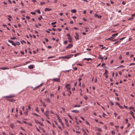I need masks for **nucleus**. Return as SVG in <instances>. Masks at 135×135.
<instances>
[{"label":"nucleus","instance_id":"nucleus-41","mask_svg":"<svg viewBox=\"0 0 135 135\" xmlns=\"http://www.w3.org/2000/svg\"><path fill=\"white\" fill-rule=\"evenodd\" d=\"M77 65H79L80 66H82V65L81 64H80V63H78L77 64Z\"/></svg>","mask_w":135,"mask_h":135},{"label":"nucleus","instance_id":"nucleus-25","mask_svg":"<svg viewBox=\"0 0 135 135\" xmlns=\"http://www.w3.org/2000/svg\"><path fill=\"white\" fill-rule=\"evenodd\" d=\"M45 100L47 102H48L49 103H50L51 102L50 101V100L49 98H47L45 99Z\"/></svg>","mask_w":135,"mask_h":135},{"label":"nucleus","instance_id":"nucleus-37","mask_svg":"<svg viewBox=\"0 0 135 135\" xmlns=\"http://www.w3.org/2000/svg\"><path fill=\"white\" fill-rule=\"evenodd\" d=\"M31 13L32 15H34L36 14V13L35 12H31Z\"/></svg>","mask_w":135,"mask_h":135},{"label":"nucleus","instance_id":"nucleus-15","mask_svg":"<svg viewBox=\"0 0 135 135\" xmlns=\"http://www.w3.org/2000/svg\"><path fill=\"white\" fill-rule=\"evenodd\" d=\"M83 131L84 132V135H88L87 133L86 132V131L84 129H83Z\"/></svg>","mask_w":135,"mask_h":135},{"label":"nucleus","instance_id":"nucleus-19","mask_svg":"<svg viewBox=\"0 0 135 135\" xmlns=\"http://www.w3.org/2000/svg\"><path fill=\"white\" fill-rule=\"evenodd\" d=\"M7 16H8V20H9V21H11V20H10V18H12L11 16L10 15H7Z\"/></svg>","mask_w":135,"mask_h":135},{"label":"nucleus","instance_id":"nucleus-18","mask_svg":"<svg viewBox=\"0 0 135 135\" xmlns=\"http://www.w3.org/2000/svg\"><path fill=\"white\" fill-rule=\"evenodd\" d=\"M81 54L80 53H78L77 54H74V56L75 57H76V56L79 55Z\"/></svg>","mask_w":135,"mask_h":135},{"label":"nucleus","instance_id":"nucleus-5","mask_svg":"<svg viewBox=\"0 0 135 135\" xmlns=\"http://www.w3.org/2000/svg\"><path fill=\"white\" fill-rule=\"evenodd\" d=\"M53 81H56L58 82H60V80L59 78H54L53 79Z\"/></svg>","mask_w":135,"mask_h":135},{"label":"nucleus","instance_id":"nucleus-34","mask_svg":"<svg viewBox=\"0 0 135 135\" xmlns=\"http://www.w3.org/2000/svg\"><path fill=\"white\" fill-rule=\"evenodd\" d=\"M16 45H20V43L19 42H17L16 43Z\"/></svg>","mask_w":135,"mask_h":135},{"label":"nucleus","instance_id":"nucleus-22","mask_svg":"<svg viewBox=\"0 0 135 135\" xmlns=\"http://www.w3.org/2000/svg\"><path fill=\"white\" fill-rule=\"evenodd\" d=\"M71 55H69L67 56H66V58L67 59H69L71 57Z\"/></svg>","mask_w":135,"mask_h":135},{"label":"nucleus","instance_id":"nucleus-26","mask_svg":"<svg viewBox=\"0 0 135 135\" xmlns=\"http://www.w3.org/2000/svg\"><path fill=\"white\" fill-rule=\"evenodd\" d=\"M36 12H38V13L39 14H40L41 13V12L39 9L37 10L36 11Z\"/></svg>","mask_w":135,"mask_h":135},{"label":"nucleus","instance_id":"nucleus-29","mask_svg":"<svg viewBox=\"0 0 135 135\" xmlns=\"http://www.w3.org/2000/svg\"><path fill=\"white\" fill-rule=\"evenodd\" d=\"M58 121L60 123L62 122L61 119L59 118H58Z\"/></svg>","mask_w":135,"mask_h":135},{"label":"nucleus","instance_id":"nucleus-30","mask_svg":"<svg viewBox=\"0 0 135 135\" xmlns=\"http://www.w3.org/2000/svg\"><path fill=\"white\" fill-rule=\"evenodd\" d=\"M118 33H116L114 34H113L112 35V36L113 37L115 36H116L117 35H118Z\"/></svg>","mask_w":135,"mask_h":135},{"label":"nucleus","instance_id":"nucleus-35","mask_svg":"<svg viewBox=\"0 0 135 135\" xmlns=\"http://www.w3.org/2000/svg\"><path fill=\"white\" fill-rule=\"evenodd\" d=\"M97 130L99 132H101L102 131V129L100 128H98Z\"/></svg>","mask_w":135,"mask_h":135},{"label":"nucleus","instance_id":"nucleus-62","mask_svg":"<svg viewBox=\"0 0 135 135\" xmlns=\"http://www.w3.org/2000/svg\"><path fill=\"white\" fill-rule=\"evenodd\" d=\"M20 12L21 13H25V11H20Z\"/></svg>","mask_w":135,"mask_h":135},{"label":"nucleus","instance_id":"nucleus-27","mask_svg":"<svg viewBox=\"0 0 135 135\" xmlns=\"http://www.w3.org/2000/svg\"><path fill=\"white\" fill-rule=\"evenodd\" d=\"M35 110H36V112H37L38 113L39 112V110L38 108V107H36V108Z\"/></svg>","mask_w":135,"mask_h":135},{"label":"nucleus","instance_id":"nucleus-24","mask_svg":"<svg viewBox=\"0 0 135 135\" xmlns=\"http://www.w3.org/2000/svg\"><path fill=\"white\" fill-rule=\"evenodd\" d=\"M35 122L37 124H39L40 123V122L37 120H35Z\"/></svg>","mask_w":135,"mask_h":135},{"label":"nucleus","instance_id":"nucleus-49","mask_svg":"<svg viewBox=\"0 0 135 135\" xmlns=\"http://www.w3.org/2000/svg\"><path fill=\"white\" fill-rule=\"evenodd\" d=\"M58 127L61 130H62V128L61 127H60L59 126H58Z\"/></svg>","mask_w":135,"mask_h":135},{"label":"nucleus","instance_id":"nucleus-17","mask_svg":"<svg viewBox=\"0 0 135 135\" xmlns=\"http://www.w3.org/2000/svg\"><path fill=\"white\" fill-rule=\"evenodd\" d=\"M76 11L75 9H72L71 11V12L73 13H75Z\"/></svg>","mask_w":135,"mask_h":135},{"label":"nucleus","instance_id":"nucleus-64","mask_svg":"<svg viewBox=\"0 0 135 135\" xmlns=\"http://www.w3.org/2000/svg\"><path fill=\"white\" fill-rule=\"evenodd\" d=\"M80 118H81L83 120H85V119L83 117H80Z\"/></svg>","mask_w":135,"mask_h":135},{"label":"nucleus","instance_id":"nucleus-3","mask_svg":"<svg viewBox=\"0 0 135 135\" xmlns=\"http://www.w3.org/2000/svg\"><path fill=\"white\" fill-rule=\"evenodd\" d=\"M73 45L72 44H69L68 46L66 47V49H70L72 47Z\"/></svg>","mask_w":135,"mask_h":135},{"label":"nucleus","instance_id":"nucleus-39","mask_svg":"<svg viewBox=\"0 0 135 135\" xmlns=\"http://www.w3.org/2000/svg\"><path fill=\"white\" fill-rule=\"evenodd\" d=\"M111 133H112V134H114L115 133V132L114 131H111Z\"/></svg>","mask_w":135,"mask_h":135},{"label":"nucleus","instance_id":"nucleus-58","mask_svg":"<svg viewBox=\"0 0 135 135\" xmlns=\"http://www.w3.org/2000/svg\"><path fill=\"white\" fill-rule=\"evenodd\" d=\"M122 57L121 56V55H120L119 57V59H120V60H121L122 59Z\"/></svg>","mask_w":135,"mask_h":135},{"label":"nucleus","instance_id":"nucleus-13","mask_svg":"<svg viewBox=\"0 0 135 135\" xmlns=\"http://www.w3.org/2000/svg\"><path fill=\"white\" fill-rule=\"evenodd\" d=\"M99 58L101 59H102V61H103V56H102L101 55H99Z\"/></svg>","mask_w":135,"mask_h":135},{"label":"nucleus","instance_id":"nucleus-11","mask_svg":"<svg viewBox=\"0 0 135 135\" xmlns=\"http://www.w3.org/2000/svg\"><path fill=\"white\" fill-rule=\"evenodd\" d=\"M9 68L6 67H2L0 68V69L5 70L7 69H9Z\"/></svg>","mask_w":135,"mask_h":135},{"label":"nucleus","instance_id":"nucleus-10","mask_svg":"<svg viewBox=\"0 0 135 135\" xmlns=\"http://www.w3.org/2000/svg\"><path fill=\"white\" fill-rule=\"evenodd\" d=\"M51 10H52L51 9H50V8H46L45 9V11H50Z\"/></svg>","mask_w":135,"mask_h":135},{"label":"nucleus","instance_id":"nucleus-36","mask_svg":"<svg viewBox=\"0 0 135 135\" xmlns=\"http://www.w3.org/2000/svg\"><path fill=\"white\" fill-rule=\"evenodd\" d=\"M135 65V63H131L129 64V66H132V65Z\"/></svg>","mask_w":135,"mask_h":135},{"label":"nucleus","instance_id":"nucleus-60","mask_svg":"<svg viewBox=\"0 0 135 135\" xmlns=\"http://www.w3.org/2000/svg\"><path fill=\"white\" fill-rule=\"evenodd\" d=\"M43 104V105L44 107H45L46 106V105L44 103H42Z\"/></svg>","mask_w":135,"mask_h":135},{"label":"nucleus","instance_id":"nucleus-43","mask_svg":"<svg viewBox=\"0 0 135 135\" xmlns=\"http://www.w3.org/2000/svg\"><path fill=\"white\" fill-rule=\"evenodd\" d=\"M61 57L63 59H67L66 56H62Z\"/></svg>","mask_w":135,"mask_h":135},{"label":"nucleus","instance_id":"nucleus-47","mask_svg":"<svg viewBox=\"0 0 135 135\" xmlns=\"http://www.w3.org/2000/svg\"><path fill=\"white\" fill-rule=\"evenodd\" d=\"M119 107L122 109H123L124 108V107L122 106L119 105Z\"/></svg>","mask_w":135,"mask_h":135},{"label":"nucleus","instance_id":"nucleus-38","mask_svg":"<svg viewBox=\"0 0 135 135\" xmlns=\"http://www.w3.org/2000/svg\"><path fill=\"white\" fill-rule=\"evenodd\" d=\"M66 36H68V37H71L70 35V34L69 33H68L67 35H66Z\"/></svg>","mask_w":135,"mask_h":135},{"label":"nucleus","instance_id":"nucleus-20","mask_svg":"<svg viewBox=\"0 0 135 135\" xmlns=\"http://www.w3.org/2000/svg\"><path fill=\"white\" fill-rule=\"evenodd\" d=\"M130 114H131L132 115V116L133 117V118H134V113L132 111L130 112Z\"/></svg>","mask_w":135,"mask_h":135},{"label":"nucleus","instance_id":"nucleus-59","mask_svg":"<svg viewBox=\"0 0 135 135\" xmlns=\"http://www.w3.org/2000/svg\"><path fill=\"white\" fill-rule=\"evenodd\" d=\"M82 87L83 88H84L85 87V85H84V84H82Z\"/></svg>","mask_w":135,"mask_h":135},{"label":"nucleus","instance_id":"nucleus-32","mask_svg":"<svg viewBox=\"0 0 135 135\" xmlns=\"http://www.w3.org/2000/svg\"><path fill=\"white\" fill-rule=\"evenodd\" d=\"M68 117L70 118L71 119V120L73 119V118L69 114L68 115Z\"/></svg>","mask_w":135,"mask_h":135},{"label":"nucleus","instance_id":"nucleus-8","mask_svg":"<svg viewBox=\"0 0 135 135\" xmlns=\"http://www.w3.org/2000/svg\"><path fill=\"white\" fill-rule=\"evenodd\" d=\"M44 114L46 116V117L48 119H49L50 118L49 117V114H48V113H47V112H44Z\"/></svg>","mask_w":135,"mask_h":135},{"label":"nucleus","instance_id":"nucleus-57","mask_svg":"<svg viewBox=\"0 0 135 135\" xmlns=\"http://www.w3.org/2000/svg\"><path fill=\"white\" fill-rule=\"evenodd\" d=\"M41 18H42V16H40V18H38V19L40 20H41Z\"/></svg>","mask_w":135,"mask_h":135},{"label":"nucleus","instance_id":"nucleus-4","mask_svg":"<svg viewBox=\"0 0 135 135\" xmlns=\"http://www.w3.org/2000/svg\"><path fill=\"white\" fill-rule=\"evenodd\" d=\"M68 38L69 40V42L72 43L73 42L72 41V38L71 37H68Z\"/></svg>","mask_w":135,"mask_h":135},{"label":"nucleus","instance_id":"nucleus-44","mask_svg":"<svg viewBox=\"0 0 135 135\" xmlns=\"http://www.w3.org/2000/svg\"><path fill=\"white\" fill-rule=\"evenodd\" d=\"M56 23V22H52L51 23V25H54V24H55Z\"/></svg>","mask_w":135,"mask_h":135},{"label":"nucleus","instance_id":"nucleus-28","mask_svg":"<svg viewBox=\"0 0 135 135\" xmlns=\"http://www.w3.org/2000/svg\"><path fill=\"white\" fill-rule=\"evenodd\" d=\"M55 57V56H50L48 57V59H50L51 58H53Z\"/></svg>","mask_w":135,"mask_h":135},{"label":"nucleus","instance_id":"nucleus-45","mask_svg":"<svg viewBox=\"0 0 135 135\" xmlns=\"http://www.w3.org/2000/svg\"><path fill=\"white\" fill-rule=\"evenodd\" d=\"M125 120H126V123H128V119H125Z\"/></svg>","mask_w":135,"mask_h":135},{"label":"nucleus","instance_id":"nucleus-51","mask_svg":"<svg viewBox=\"0 0 135 135\" xmlns=\"http://www.w3.org/2000/svg\"><path fill=\"white\" fill-rule=\"evenodd\" d=\"M68 43V41H65L64 42V44H66Z\"/></svg>","mask_w":135,"mask_h":135},{"label":"nucleus","instance_id":"nucleus-54","mask_svg":"<svg viewBox=\"0 0 135 135\" xmlns=\"http://www.w3.org/2000/svg\"><path fill=\"white\" fill-rule=\"evenodd\" d=\"M86 131V132H87V133H89V131L87 129H86V131Z\"/></svg>","mask_w":135,"mask_h":135},{"label":"nucleus","instance_id":"nucleus-16","mask_svg":"<svg viewBox=\"0 0 135 135\" xmlns=\"http://www.w3.org/2000/svg\"><path fill=\"white\" fill-rule=\"evenodd\" d=\"M14 99H7V100L10 102H12L14 101Z\"/></svg>","mask_w":135,"mask_h":135},{"label":"nucleus","instance_id":"nucleus-52","mask_svg":"<svg viewBox=\"0 0 135 135\" xmlns=\"http://www.w3.org/2000/svg\"><path fill=\"white\" fill-rule=\"evenodd\" d=\"M45 41L47 42H48L49 41V40H48V39L46 38H45Z\"/></svg>","mask_w":135,"mask_h":135},{"label":"nucleus","instance_id":"nucleus-7","mask_svg":"<svg viewBox=\"0 0 135 135\" xmlns=\"http://www.w3.org/2000/svg\"><path fill=\"white\" fill-rule=\"evenodd\" d=\"M65 88L67 89H70V84H67L65 86Z\"/></svg>","mask_w":135,"mask_h":135},{"label":"nucleus","instance_id":"nucleus-46","mask_svg":"<svg viewBox=\"0 0 135 135\" xmlns=\"http://www.w3.org/2000/svg\"><path fill=\"white\" fill-rule=\"evenodd\" d=\"M31 88H32V89H33L34 90H36V87H35V88H34L32 87H31Z\"/></svg>","mask_w":135,"mask_h":135},{"label":"nucleus","instance_id":"nucleus-61","mask_svg":"<svg viewBox=\"0 0 135 135\" xmlns=\"http://www.w3.org/2000/svg\"><path fill=\"white\" fill-rule=\"evenodd\" d=\"M42 84H40V85H39L38 86H36V87L37 88H38Z\"/></svg>","mask_w":135,"mask_h":135},{"label":"nucleus","instance_id":"nucleus-55","mask_svg":"<svg viewBox=\"0 0 135 135\" xmlns=\"http://www.w3.org/2000/svg\"><path fill=\"white\" fill-rule=\"evenodd\" d=\"M54 95L53 94H50V97H53Z\"/></svg>","mask_w":135,"mask_h":135},{"label":"nucleus","instance_id":"nucleus-42","mask_svg":"<svg viewBox=\"0 0 135 135\" xmlns=\"http://www.w3.org/2000/svg\"><path fill=\"white\" fill-rule=\"evenodd\" d=\"M118 41H117V42H115L113 44L114 45H115L117 44L118 45Z\"/></svg>","mask_w":135,"mask_h":135},{"label":"nucleus","instance_id":"nucleus-50","mask_svg":"<svg viewBox=\"0 0 135 135\" xmlns=\"http://www.w3.org/2000/svg\"><path fill=\"white\" fill-rule=\"evenodd\" d=\"M125 38V37H123L119 39L120 40H122L123 39H124Z\"/></svg>","mask_w":135,"mask_h":135},{"label":"nucleus","instance_id":"nucleus-40","mask_svg":"<svg viewBox=\"0 0 135 135\" xmlns=\"http://www.w3.org/2000/svg\"><path fill=\"white\" fill-rule=\"evenodd\" d=\"M40 125L41 126H44V125L42 123H41L40 122V123H39Z\"/></svg>","mask_w":135,"mask_h":135},{"label":"nucleus","instance_id":"nucleus-23","mask_svg":"<svg viewBox=\"0 0 135 135\" xmlns=\"http://www.w3.org/2000/svg\"><path fill=\"white\" fill-rule=\"evenodd\" d=\"M14 125L13 124H10V127H11L12 128H14Z\"/></svg>","mask_w":135,"mask_h":135},{"label":"nucleus","instance_id":"nucleus-63","mask_svg":"<svg viewBox=\"0 0 135 135\" xmlns=\"http://www.w3.org/2000/svg\"><path fill=\"white\" fill-rule=\"evenodd\" d=\"M21 54H22V55H24V52L23 51H21Z\"/></svg>","mask_w":135,"mask_h":135},{"label":"nucleus","instance_id":"nucleus-9","mask_svg":"<svg viewBox=\"0 0 135 135\" xmlns=\"http://www.w3.org/2000/svg\"><path fill=\"white\" fill-rule=\"evenodd\" d=\"M71 112L73 113H77L79 112V111L77 110H73L71 111Z\"/></svg>","mask_w":135,"mask_h":135},{"label":"nucleus","instance_id":"nucleus-33","mask_svg":"<svg viewBox=\"0 0 135 135\" xmlns=\"http://www.w3.org/2000/svg\"><path fill=\"white\" fill-rule=\"evenodd\" d=\"M65 134L66 135H68V133L67 131H65Z\"/></svg>","mask_w":135,"mask_h":135},{"label":"nucleus","instance_id":"nucleus-53","mask_svg":"<svg viewBox=\"0 0 135 135\" xmlns=\"http://www.w3.org/2000/svg\"><path fill=\"white\" fill-rule=\"evenodd\" d=\"M115 103L119 107V106L120 105L117 102H116Z\"/></svg>","mask_w":135,"mask_h":135},{"label":"nucleus","instance_id":"nucleus-14","mask_svg":"<svg viewBox=\"0 0 135 135\" xmlns=\"http://www.w3.org/2000/svg\"><path fill=\"white\" fill-rule=\"evenodd\" d=\"M28 68L30 69H32L34 67L33 65H30L28 67Z\"/></svg>","mask_w":135,"mask_h":135},{"label":"nucleus","instance_id":"nucleus-48","mask_svg":"<svg viewBox=\"0 0 135 135\" xmlns=\"http://www.w3.org/2000/svg\"><path fill=\"white\" fill-rule=\"evenodd\" d=\"M16 38L15 37H14L13 38H11L12 40H15Z\"/></svg>","mask_w":135,"mask_h":135},{"label":"nucleus","instance_id":"nucleus-2","mask_svg":"<svg viewBox=\"0 0 135 135\" xmlns=\"http://www.w3.org/2000/svg\"><path fill=\"white\" fill-rule=\"evenodd\" d=\"M8 41L12 44L13 45V46H16V43H14V42L12 40H9Z\"/></svg>","mask_w":135,"mask_h":135},{"label":"nucleus","instance_id":"nucleus-56","mask_svg":"<svg viewBox=\"0 0 135 135\" xmlns=\"http://www.w3.org/2000/svg\"><path fill=\"white\" fill-rule=\"evenodd\" d=\"M110 103L112 105H114L113 103L112 102H111Z\"/></svg>","mask_w":135,"mask_h":135},{"label":"nucleus","instance_id":"nucleus-6","mask_svg":"<svg viewBox=\"0 0 135 135\" xmlns=\"http://www.w3.org/2000/svg\"><path fill=\"white\" fill-rule=\"evenodd\" d=\"M75 34L76 35L75 36V38L76 40H78L79 39L78 37V36H79V35L76 33H75Z\"/></svg>","mask_w":135,"mask_h":135},{"label":"nucleus","instance_id":"nucleus-21","mask_svg":"<svg viewBox=\"0 0 135 135\" xmlns=\"http://www.w3.org/2000/svg\"><path fill=\"white\" fill-rule=\"evenodd\" d=\"M32 114L33 115H34L37 116V117H40V115H38V114H37L36 113H33Z\"/></svg>","mask_w":135,"mask_h":135},{"label":"nucleus","instance_id":"nucleus-31","mask_svg":"<svg viewBox=\"0 0 135 135\" xmlns=\"http://www.w3.org/2000/svg\"><path fill=\"white\" fill-rule=\"evenodd\" d=\"M84 98L86 100H87L88 99V98L86 96H85L84 97Z\"/></svg>","mask_w":135,"mask_h":135},{"label":"nucleus","instance_id":"nucleus-12","mask_svg":"<svg viewBox=\"0 0 135 135\" xmlns=\"http://www.w3.org/2000/svg\"><path fill=\"white\" fill-rule=\"evenodd\" d=\"M84 60H86L88 61H89V60L92 61V59L91 58H85L84 59Z\"/></svg>","mask_w":135,"mask_h":135},{"label":"nucleus","instance_id":"nucleus-1","mask_svg":"<svg viewBox=\"0 0 135 135\" xmlns=\"http://www.w3.org/2000/svg\"><path fill=\"white\" fill-rule=\"evenodd\" d=\"M15 97L14 95H11L8 96H4L3 97V98H12L14 97Z\"/></svg>","mask_w":135,"mask_h":135}]
</instances>
